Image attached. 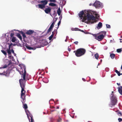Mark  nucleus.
I'll return each instance as SVG.
<instances>
[{
  "label": "nucleus",
  "mask_w": 122,
  "mask_h": 122,
  "mask_svg": "<svg viewBox=\"0 0 122 122\" xmlns=\"http://www.w3.org/2000/svg\"><path fill=\"white\" fill-rule=\"evenodd\" d=\"M34 32V31L33 30H29L27 31L26 33L28 35H31Z\"/></svg>",
  "instance_id": "nucleus-14"
},
{
  "label": "nucleus",
  "mask_w": 122,
  "mask_h": 122,
  "mask_svg": "<svg viewBox=\"0 0 122 122\" xmlns=\"http://www.w3.org/2000/svg\"><path fill=\"white\" fill-rule=\"evenodd\" d=\"M3 74V73H0V75H2Z\"/></svg>",
  "instance_id": "nucleus-46"
},
{
  "label": "nucleus",
  "mask_w": 122,
  "mask_h": 122,
  "mask_svg": "<svg viewBox=\"0 0 122 122\" xmlns=\"http://www.w3.org/2000/svg\"><path fill=\"white\" fill-rule=\"evenodd\" d=\"M102 23L101 22H99L97 24L96 27L98 29H100L102 27Z\"/></svg>",
  "instance_id": "nucleus-13"
},
{
  "label": "nucleus",
  "mask_w": 122,
  "mask_h": 122,
  "mask_svg": "<svg viewBox=\"0 0 122 122\" xmlns=\"http://www.w3.org/2000/svg\"><path fill=\"white\" fill-rule=\"evenodd\" d=\"M81 31L82 32H84V31L83 30H81Z\"/></svg>",
  "instance_id": "nucleus-47"
},
{
  "label": "nucleus",
  "mask_w": 122,
  "mask_h": 122,
  "mask_svg": "<svg viewBox=\"0 0 122 122\" xmlns=\"http://www.w3.org/2000/svg\"><path fill=\"white\" fill-rule=\"evenodd\" d=\"M78 42L77 41H76L74 42V43H75L76 44H77L78 43Z\"/></svg>",
  "instance_id": "nucleus-39"
},
{
  "label": "nucleus",
  "mask_w": 122,
  "mask_h": 122,
  "mask_svg": "<svg viewBox=\"0 0 122 122\" xmlns=\"http://www.w3.org/2000/svg\"><path fill=\"white\" fill-rule=\"evenodd\" d=\"M7 66L5 65L3 67H0V69L2 68H6L7 67Z\"/></svg>",
  "instance_id": "nucleus-34"
},
{
  "label": "nucleus",
  "mask_w": 122,
  "mask_h": 122,
  "mask_svg": "<svg viewBox=\"0 0 122 122\" xmlns=\"http://www.w3.org/2000/svg\"><path fill=\"white\" fill-rule=\"evenodd\" d=\"M26 47L29 50H35L36 49V48H33L32 47H30L29 46H26Z\"/></svg>",
  "instance_id": "nucleus-16"
},
{
  "label": "nucleus",
  "mask_w": 122,
  "mask_h": 122,
  "mask_svg": "<svg viewBox=\"0 0 122 122\" xmlns=\"http://www.w3.org/2000/svg\"><path fill=\"white\" fill-rule=\"evenodd\" d=\"M115 56V55L113 54H112L110 55V56L112 59L114 58Z\"/></svg>",
  "instance_id": "nucleus-22"
},
{
  "label": "nucleus",
  "mask_w": 122,
  "mask_h": 122,
  "mask_svg": "<svg viewBox=\"0 0 122 122\" xmlns=\"http://www.w3.org/2000/svg\"><path fill=\"white\" fill-rule=\"evenodd\" d=\"M117 74L119 76H120L121 75L120 73V72L117 70H115Z\"/></svg>",
  "instance_id": "nucleus-25"
},
{
  "label": "nucleus",
  "mask_w": 122,
  "mask_h": 122,
  "mask_svg": "<svg viewBox=\"0 0 122 122\" xmlns=\"http://www.w3.org/2000/svg\"><path fill=\"white\" fill-rule=\"evenodd\" d=\"M81 21L88 24L93 23L96 22L95 17L98 18L99 15L96 12L92 10L82 11L79 14Z\"/></svg>",
  "instance_id": "nucleus-1"
},
{
  "label": "nucleus",
  "mask_w": 122,
  "mask_h": 122,
  "mask_svg": "<svg viewBox=\"0 0 122 122\" xmlns=\"http://www.w3.org/2000/svg\"><path fill=\"white\" fill-rule=\"evenodd\" d=\"M122 37V36H121V37Z\"/></svg>",
  "instance_id": "nucleus-54"
},
{
  "label": "nucleus",
  "mask_w": 122,
  "mask_h": 122,
  "mask_svg": "<svg viewBox=\"0 0 122 122\" xmlns=\"http://www.w3.org/2000/svg\"><path fill=\"white\" fill-rule=\"evenodd\" d=\"M1 52L5 55V57H6L7 53L4 50H1Z\"/></svg>",
  "instance_id": "nucleus-20"
},
{
  "label": "nucleus",
  "mask_w": 122,
  "mask_h": 122,
  "mask_svg": "<svg viewBox=\"0 0 122 122\" xmlns=\"http://www.w3.org/2000/svg\"><path fill=\"white\" fill-rule=\"evenodd\" d=\"M111 104L113 106L115 105L117 102V100L115 96L113 95V94H111Z\"/></svg>",
  "instance_id": "nucleus-6"
},
{
  "label": "nucleus",
  "mask_w": 122,
  "mask_h": 122,
  "mask_svg": "<svg viewBox=\"0 0 122 122\" xmlns=\"http://www.w3.org/2000/svg\"><path fill=\"white\" fill-rule=\"evenodd\" d=\"M23 107L25 109V110L27 108V106L26 104H24L23 106Z\"/></svg>",
  "instance_id": "nucleus-27"
},
{
  "label": "nucleus",
  "mask_w": 122,
  "mask_h": 122,
  "mask_svg": "<svg viewBox=\"0 0 122 122\" xmlns=\"http://www.w3.org/2000/svg\"><path fill=\"white\" fill-rule=\"evenodd\" d=\"M17 36L21 40L22 39V37L19 34H18L17 35Z\"/></svg>",
  "instance_id": "nucleus-21"
},
{
  "label": "nucleus",
  "mask_w": 122,
  "mask_h": 122,
  "mask_svg": "<svg viewBox=\"0 0 122 122\" xmlns=\"http://www.w3.org/2000/svg\"><path fill=\"white\" fill-rule=\"evenodd\" d=\"M51 9L49 7H48L47 8H46L44 10L46 14H48L50 13Z\"/></svg>",
  "instance_id": "nucleus-12"
},
{
  "label": "nucleus",
  "mask_w": 122,
  "mask_h": 122,
  "mask_svg": "<svg viewBox=\"0 0 122 122\" xmlns=\"http://www.w3.org/2000/svg\"><path fill=\"white\" fill-rule=\"evenodd\" d=\"M16 40V38L14 37H13L11 39V41L13 42H15Z\"/></svg>",
  "instance_id": "nucleus-18"
},
{
  "label": "nucleus",
  "mask_w": 122,
  "mask_h": 122,
  "mask_svg": "<svg viewBox=\"0 0 122 122\" xmlns=\"http://www.w3.org/2000/svg\"><path fill=\"white\" fill-rule=\"evenodd\" d=\"M52 29L50 27L48 30V32H50Z\"/></svg>",
  "instance_id": "nucleus-33"
},
{
  "label": "nucleus",
  "mask_w": 122,
  "mask_h": 122,
  "mask_svg": "<svg viewBox=\"0 0 122 122\" xmlns=\"http://www.w3.org/2000/svg\"><path fill=\"white\" fill-rule=\"evenodd\" d=\"M76 28H72L71 29V30L72 31L76 30Z\"/></svg>",
  "instance_id": "nucleus-35"
},
{
  "label": "nucleus",
  "mask_w": 122,
  "mask_h": 122,
  "mask_svg": "<svg viewBox=\"0 0 122 122\" xmlns=\"http://www.w3.org/2000/svg\"><path fill=\"white\" fill-rule=\"evenodd\" d=\"M22 36H23V37L24 38H25L26 37V35L24 33L23 34Z\"/></svg>",
  "instance_id": "nucleus-36"
},
{
  "label": "nucleus",
  "mask_w": 122,
  "mask_h": 122,
  "mask_svg": "<svg viewBox=\"0 0 122 122\" xmlns=\"http://www.w3.org/2000/svg\"><path fill=\"white\" fill-rule=\"evenodd\" d=\"M117 84L118 85V86H119L120 85V83H117Z\"/></svg>",
  "instance_id": "nucleus-43"
},
{
  "label": "nucleus",
  "mask_w": 122,
  "mask_h": 122,
  "mask_svg": "<svg viewBox=\"0 0 122 122\" xmlns=\"http://www.w3.org/2000/svg\"><path fill=\"white\" fill-rule=\"evenodd\" d=\"M118 120L119 121V122H121V121H122V119L119 118L118 119Z\"/></svg>",
  "instance_id": "nucleus-32"
},
{
  "label": "nucleus",
  "mask_w": 122,
  "mask_h": 122,
  "mask_svg": "<svg viewBox=\"0 0 122 122\" xmlns=\"http://www.w3.org/2000/svg\"><path fill=\"white\" fill-rule=\"evenodd\" d=\"M121 49H118L117 50V51L118 52H120L121 51Z\"/></svg>",
  "instance_id": "nucleus-28"
},
{
  "label": "nucleus",
  "mask_w": 122,
  "mask_h": 122,
  "mask_svg": "<svg viewBox=\"0 0 122 122\" xmlns=\"http://www.w3.org/2000/svg\"><path fill=\"white\" fill-rule=\"evenodd\" d=\"M25 112L26 113V115H27V117L28 119H29V120L30 122V118L29 117V116H30L31 118V117L30 116H31L32 118L33 119V118L32 117V116L31 115H30V113H29V111H28V110H27V109H25Z\"/></svg>",
  "instance_id": "nucleus-10"
},
{
  "label": "nucleus",
  "mask_w": 122,
  "mask_h": 122,
  "mask_svg": "<svg viewBox=\"0 0 122 122\" xmlns=\"http://www.w3.org/2000/svg\"><path fill=\"white\" fill-rule=\"evenodd\" d=\"M54 35L53 34H52L51 35V36H50L49 37V39L50 40H51L52 39V38L53 37Z\"/></svg>",
  "instance_id": "nucleus-24"
},
{
  "label": "nucleus",
  "mask_w": 122,
  "mask_h": 122,
  "mask_svg": "<svg viewBox=\"0 0 122 122\" xmlns=\"http://www.w3.org/2000/svg\"><path fill=\"white\" fill-rule=\"evenodd\" d=\"M107 27V28H110V25L108 24H106Z\"/></svg>",
  "instance_id": "nucleus-31"
},
{
  "label": "nucleus",
  "mask_w": 122,
  "mask_h": 122,
  "mask_svg": "<svg viewBox=\"0 0 122 122\" xmlns=\"http://www.w3.org/2000/svg\"><path fill=\"white\" fill-rule=\"evenodd\" d=\"M94 36H95V37H96V36H97L96 35V34H92Z\"/></svg>",
  "instance_id": "nucleus-41"
},
{
  "label": "nucleus",
  "mask_w": 122,
  "mask_h": 122,
  "mask_svg": "<svg viewBox=\"0 0 122 122\" xmlns=\"http://www.w3.org/2000/svg\"><path fill=\"white\" fill-rule=\"evenodd\" d=\"M65 41H67V40H65Z\"/></svg>",
  "instance_id": "nucleus-49"
},
{
  "label": "nucleus",
  "mask_w": 122,
  "mask_h": 122,
  "mask_svg": "<svg viewBox=\"0 0 122 122\" xmlns=\"http://www.w3.org/2000/svg\"><path fill=\"white\" fill-rule=\"evenodd\" d=\"M14 36V34L13 33H11L10 34L11 36L12 37V38L13 37V36Z\"/></svg>",
  "instance_id": "nucleus-37"
},
{
  "label": "nucleus",
  "mask_w": 122,
  "mask_h": 122,
  "mask_svg": "<svg viewBox=\"0 0 122 122\" xmlns=\"http://www.w3.org/2000/svg\"><path fill=\"white\" fill-rule=\"evenodd\" d=\"M21 98L23 100V101H22V102H24L25 101V91L24 90V88H21Z\"/></svg>",
  "instance_id": "nucleus-8"
},
{
  "label": "nucleus",
  "mask_w": 122,
  "mask_h": 122,
  "mask_svg": "<svg viewBox=\"0 0 122 122\" xmlns=\"http://www.w3.org/2000/svg\"><path fill=\"white\" fill-rule=\"evenodd\" d=\"M106 33L105 32L102 31L100 33V34L95 37V39L99 41L102 40L104 37V36Z\"/></svg>",
  "instance_id": "nucleus-7"
},
{
  "label": "nucleus",
  "mask_w": 122,
  "mask_h": 122,
  "mask_svg": "<svg viewBox=\"0 0 122 122\" xmlns=\"http://www.w3.org/2000/svg\"><path fill=\"white\" fill-rule=\"evenodd\" d=\"M82 80H83V81H85V79H84V78H82Z\"/></svg>",
  "instance_id": "nucleus-45"
},
{
  "label": "nucleus",
  "mask_w": 122,
  "mask_h": 122,
  "mask_svg": "<svg viewBox=\"0 0 122 122\" xmlns=\"http://www.w3.org/2000/svg\"><path fill=\"white\" fill-rule=\"evenodd\" d=\"M10 45H9L8 49H7V51L8 53V58L11 59V60L12 61H14L13 57L11 56V53L12 52L14 54V56H15L16 54L14 53V52L13 49L10 50Z\"/></svg>",
  "instance_id": "nucleus-3"
},
{
  "label": "nucleus",
  "mask_w": 122,
  "mask_h": 122,
  "mask_svg": "<svg viewBox=\"0 0 122 122\" xmlns=\"http://www.w3.org/2000/svg\"><path fill=\"white\" fill-rule=\"evenodd\" d=\"M59 108V107H57V109H58Z\"/></svg>",
  "instance_id": "nucleus-51"
},
{
  "label": "nucleus",
  "mask_w": 122,
  "mask_h": 122,
  "mask_svg": "<svg viewBox=\"0 0 122 122\" xmlns=\"http://www.w3.org/2000/svg\"><path fill=\"white\" fill-rule=\"evenodd\" d=\"M120 42H121H121H122V41H120Z\"/></svg>",
  "instance_id": "nucleus-48"
},
{
  "label": "nucleus",
  "mask_w": 122,
  "mask_h": 122,
  "mask_svg": "<svg viewBox=\"0 0 122 122\" xmlns=\"http://www.w3.org/2000/svg\"><path fill=\"white\" fill-rule=\"evenodd\" d=\"M51 2H55V0H49Z\"/></svg>",
  "instance_id": "nucleus-38"
},
{
  "label": "nucleus",
  "mask_w": 122,
  "mask_h": 122,
  "mask_svg": "<svg viewBox=\"0 0 122 122\" xmlns=\"http://www.w3.org/2000/svg\"><path fill=\"white\" fill-rule=\"evenodd\" d=\"M95 56L96 58L98 59V54L96 53L95 55Z\"/></svg>",
  "instance_id": "nucleus-23"
},
{
  "label": "nucleus",
  "mask_w": 122,
  "mask_h": 122,
  "mask_svg": "<svg viewBox=\"0 0 122 122\" xmlns=\"http://www.w3.org/2000/svg\"><path fill=\"white\" fill-rule=\"evenodd\" d=\"M94 6L97 9L102 8L103 6L102 3L98 1H96L94 3Z\"/></svg>",
  "instance_id": "nucleus-5"
},
{
  "label": "nucleus",
  "mask_w": 122,
  "mask_h": 122,
  "mask_svg": "<svg viewBox=\"0 0 122 122\" xmlns=\"http://www.w3.org/2000/svg\"><path fill=\"white\" fill-rule=\"evenodd\" d=\"M113 92H112V93H113Z\"/></svg>",
  "instance_id": "nucleus-53"
},
{
  "label": "nucleus",
  "mask_w": 122,
  "mask_h": 122,
  "mask_svg": "<svg viewBox=\"0 0 122 122\" xmlns=\"http://www.w3.org/2000/svg\"><path fill=\"white\" fill-rule=\"evenodd\" d=\"M54 22H53L52 23V24H51V25L50 27L52 29V28H53V27L54 26Z\"/></svg>",
  "instance_id": "nucleus-26"
},
{
  "label": "nucleus",
  "mask_w": 122,
  "mask_h": 122,
  "mask_svg": "<svg viewBox=\"0 0 122 122\" xmlns=\"http://www.w3.org/2000/svg\"><path fill=\"white\" fill-rule=\"evenodd\" d=\"M49 5L51 6H56V4L53 3H50L49 4Z\"/></svg>",
  "instance_id": "nucleus-19"
},
{
  "label": "nucleus",
  "mask_w": 122,
  "mask_h": 122,
  "mask_svg": "<svg viewBox=\"0 0 122 122\" xmlns=\"http://www.w3.org/2000/svg\"><path fill=\"white\" fill-rule=\"evenodd\" d=\"M22 66L23 67V69L24 70V73H23V74L22 75V77L23 78V79L24 80H25V73H26V71L25 70V66L24 65H22Z\"/></svg>",
  "instance_id": "nucleus-9"
},
{
  "label": "nucleus",
  "mask_w": 122,
  "mask_h": 122,
  "mask_svg": "<svg viewBox=\"0 0 122 122\" xmlns=\"http://www.w3.org/2000/svg\"><path fill=\"white\" fill-rule=\"evenodd\" d=\"M68 50L69 51H70L71 50V49L69 48H68Z\"/></svg>",
  "instance_id": "nucleus-44"
},
{
  "label": "nucleus",
  "mask_w": 122,
  "mask_h": 122,
  "mask_svg": "<svg viewBox=\"0 0 122 122\" xmlns=\"http://www.w3.org/2000/svg\"><path fill=\"white\" fill-rule=\"evenodd\" d=\"M118 114L119 116H121L122 115V113L120 112H118Z\"/></svg>",
  "instance_id": "nucleus-30"
},
{
  "label": "nucleus",
  "mask_w": 122,
  "mask_h": 122,
  "mask_svg": "<svg viewBox=\"0 0 122 122\" xmlns=\"http://www.w3.org/2000/svg\"><path fill=\"white\" fill-rule=\"evenodd\" d=\"M62 18V17L61 16H60L59 17V18L60 19V20H61V19Z\"/></svg>",
  "instance_id": "nucleus-42"
},
{
  "label": "nucleus",
  "mask_w": 122,
  "mask_h": 122,
  "mask_svg": "<svg viewBox=\"0 0 122 122\" xmlns=\"http://www.w3.org/2000/svg\"><path fill=\"white\" fill-rule=\"evenodd\" d=\"M61 12V11L60 8H59L57 10V13L59 16L60 15Z\"/></svg>",
  "instance_id": "nucleus-17"
},
{
  "label": "nucleus",
  "mask_w": 122,
  "mask_h": 122,
  "mask_svg": "<svg viewBox=\"0 0 122 122\" xmlns=\"http://www.w3.org/2000/svg\"><path fill=\"white\" fill-rule=\"evenodd\" d=\"M101 62H102V60H101Z\"/></svg>",
  "instance_id": "nucleus-50"
},
{
  "label": "nucleus",
  "mask_w": 122,
  "mask_h": 122,
  "mask_svg": "<svg viewBox=\"0 0 122 122\" xmlns=\"http://www.w3.org/2000/svg\"><path fill=\"white\" fill-rule=\"evenodd\" d=\"M61 22V20H60L59 21L57 25H58V27L57 28H58L59 26V25H60V24Z\"/></svg>",
  "instance_id": "nucleus-29"
},
{
  "label": "nucleus",
  "mask_w": 122,
  "mask_h": 122,
  "mask_svg": "<svg viewBox=\"0 0 122 122\" xmlns=\"http://www.w3.org/2000/svg\"><path fill=\"white\" fill-rule=\"evenodd\" d=\"M40 3L41 4H39L38 5V8L44 10V9L45 8V5L47 3L48 1L47 0H45L41 1Z\"/></svg>",
  "instance_id": "nucleus-4"
},
{
  "label": "nucleus",
  "mask_w": 122,
  "mask_h": 122,
  "mask_svg": "<svg viewBox=\"0 0 122 122\" xmlns=\"http://www.w3.org/2000/svg\"><path fill=\"white\" fill-rule=\"evenodd\" d=\"M118 91L122 95V86L119 87L118 88Z\"/></svg>",
  "instance_id": "nucleus-15"
},
{
  "label": "nucleus",
  "mask_w": 122,
  "mask_h": 122,
  "mask_svg": "<svg viewBox=\"0 0 122 122\" xmlns=\"http://www.w3.org/2000/svg\"><path fill=\"white\" fill-rule=\"evenodd\" d=\"M73 52L75 53V54L77 56L80 57L84 54L85 50L83 49L80 48L77 49L76 51H74Z\"/></svg>",
  "instance_id": "nucleus-2"
},
{
  "label": "nucleus",
  "mask_w": 122,
  "mask_h": 122,
  "mask_svg": "<svg viewBox=\"0 0 122 122\" xmlns=\"http://www.w3.org/2000/svg\"><path fill=\"white\" fill-rule=\"evenodd\" d=\"M21 68L22 69V66L21 67Z\"/></svg>",
  "instance_id": "nucleus-52"
},
{
  "label": "nucleus",
  "mask_w": 122,
  "mask_h": 122,
  "mask_svg": "<svg viewBox=\"0 0 122 122\" xmlns=\"http://www.w3.org/2000/svg\"><path fill=\"white\" fill-rule=\"evenodd\" d=\"M93 5H94V4H92L90 3L89 4L90 6Z\"/></svg>",
  "instance_id": "nucleus-40"
},
{
  "label": "nucleus",
  "mask_w": 122,
  "mask_h": 122,
  "mask_svg": "<svg viewBox=\"0 0 122 122\" xmlns=\"http://www.w3.org/2000/svg\"><path fill=\"white\" fill-rule=\"evenodd\" d=\"M19 81L20 86L21 88H24V85L23 80L22 79H20L19 80Z\"/></svg>",
  "instance_id": "nucleus-11"
}]
</instances>
